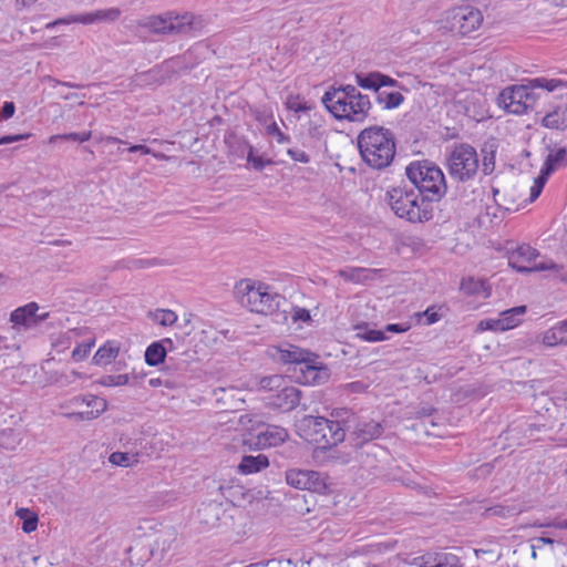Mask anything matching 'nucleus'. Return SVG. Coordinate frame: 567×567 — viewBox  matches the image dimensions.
I'll return each mask as SVG.
<instances>
[{"label": "nucleus", "mask_w": 567, "mask_h": 567, "mask_svg": "<svg viewBox=\"0 0 567 567\" xmlns=\"http://www.w3.org/2000/svg\"><path fill=\"white\" fill-rule=\"evenodd\" d=\"M321 102L336 118L350 122H363L371 109L369 96L353 85L330 87Z\"/></svg>", "instance_id": "obj_1"}, {"label": "nucleus", "mask_w": 567, "mask_h": 567, "mask_svg": "<svg viewBox=\"0 0 567 567\" xmlns=\"http://www.w3.org/2000/svg\"><path fill=\"white\" fill-rule=\"evenodd\" d=\"M358 147L363 162L374 168H386L395 156L392 132L383 126H371L358 135Z\"/></svg>", "instance_id": "obj_2"}, {"label": "nucleus", "mask_w": 567, "mask_h": 567, "mask_svg": "<svg viewBox=\"0 0 567 567\" xmlns=\"http://www.w3.org/2000/svg\"><path fill=\"white\" fill-rule=\"evenodd\" d=\"M257 390L261 392L264 404L282 413L293 411L301 405L306 411L308 406L301 403L302 391L291 385L282 375L274 374L261 378L257 383Z\"/></svg>", "instance_id": "obj_3"}, {"label": "nucleus", "mask_w": 567, "mask_h": 567, "mask_svg": "<svg viewBox=\"0 0 567 567\" xmlns=\"http://www.w3.org/2000/svg\"><path fill=\"white\" fill-rule=\"evenodd\" d=\"M386 200L393 213L411 223H423L432 218L431 204L414 188L395 186L386 192Z\"/></svg>", "instance_id": "obj_4"}, {"label": "nucleus", "mask_w": 567, "mask_h": 567, "mask_svg": "<svg viewBox=\"0 0 567 567\" xmlns=\"http://www.w3.org/2000/svg\"><path fill=\"white\" fill-rule=\"evenodd\" d=\"M547 85L549 89H554L557 84L546 81V76L530 79L526 84L504 89L499 93L498 102L508 113L523 114L528 109H533L540 99L538 87Z\"/></svg>", "instance_id": "obj_5"}, {"label": "nucleus", "mask_w": 567, "mask_h": 567, "mask_svg": "<svg viewBox=\"0 0 567 567\" xmlns=\"http://www.w3.org/2000/svg\"><path fill=\"white\" fill-rule=\"evenodd\" d=\"M406 176L415 186V190L424 196L429 204L440 199L446 190L443 172L429 163H411L406 167Z\"/></svg>", "instance_id": "obj_6"}, {"label": "nucleus", "mask_w": 567, "mask_h": 567, "mask_svg": "<svg viewBox=\"0 0 567 567\" xmlns=\"http://www.w3.org/2000/svg\"><path fill=\"white\" fill-rule=\"evenodd\" d=\"M234 293L241 306L251 312L268 313L279 307L280 296L272 293L269 286L251 279H241L235 285Z\"/></svg>", "instance_id": "obj_7"}, {"label": "nucleus", "mask_w": 567, "mask_h": 567, "mask_svg": "<svg viewBox=\"0 0 567 567\" xmlns=\"http://www.w3.org/2000/svg\"><path fill=\"white\" fill-rule=\"evenodd\" d=\"M450 177L456 182L473 179L478 171V155L476 150L466 143L454 145L446 158Z\"/></svg>", "instance_id": "obj_8"}, {"label": "nucleus", "mask_w": 567, "mask_h": 567, "mask_svg": "<svg viewBox=\"0 0 567 567\" xmlns=\"http://www.w3.org/2000/svg\"><path fill=\"white\" fill-rule=\"evenodd\" d=\"M483 22L482 12L471 6L457 7L449 10L442 20V28L460 35H466Z\"/></svg>", "instance_id": "obj_9"}, {"label": "nucleus", "mask_w": 567, "mask_h": 567, "mask_svg": "<svg viewBox=\"0 0 567 567\" xmlns=\"http://www.w3.org/2000/svg\"><path fill=\"white\" fill-rule=\"evenodd\" d=\"M234 506L228 502L209 501L198 508V522L206 529L229 528L233 524Z\"/></svg>", "instance_id": "obj_10"}, {"label": "nucleus", "mask_w": 567, "mask_h": 567, "mask_svg": "<svg viewBox=\"0 0 567 567\" xmlns=\"http://www.w3.org/2000/svg\"><path fill=\"white\" fill-rule=\"evenodd\" d=\"M193 20V16L188 13L175 16L166 13L150 17L145 21L144 27L151 32L158 34H187L194 29Z\"/></svg>", "instance_id": "obj_11"}, {"label": "nucleus", "mask_w": 567, "mask_h": 567, "mask_svg": "<svg viewBox=\"0 0 567 567\" xmlns=\"http://www.w3.org/2000/svg\"><path fill=\"white\" fill-rule=\"evenodd\" d=\"M328 477L317 471L291 468L286 472L288 485L302 491H310L318 494L328 493Z\"/></svg>", "instance_id": "obj_12"}, {"label": "nucleus", "mask_w": 567, "mask_h": 567, "mask_svg": "<svg viewBox=\"0 0 567 567\" xmlns=\"http://www.w3.org/2000/svg\"><path fill=\"white\" fill-rule=\"evenodd\" d=\"M535 251L536 250H509L507 255L508 265L519 272L560 269L554 261L535 264L534 261L538 256Z\"/></svg>", "instance_id": "obj_13"}, {"label": "nucleus", "mask_w": 567, "mask_h": 567, "mask_svg": "<svg viewBox=\"0 0 567 567\" xmlns=\"http://www.w3.org/2000/svg\"><path fill=\"white\" fill-rule=\"evenodd\" d=\"M83 404L91 409L86 411L70 412L66 413V415L75 420H93L96 419L106 409V401L94 395L75 396L68 403L63 404L61 408L65 409L69 406H81Z\"/></svg>", "instance_id": "obj_14"}, {"label": "nucleus", "mask_w": 567, "mask_h": 567, "mask_svg": "<svg viewBox=\"0 0 567 567\" xmlns=\"http://www.w3.org/2000/svg\"><path fill=\"white\" fill-rule=\"evenodd\" d=\"M299 375L296 377L297 381L302 384H319L323 383L329 378L328 368L318 362V355L312 352V355L299 365Z\"/></svg>", "instance_id": "obj_15"}, {"label": "nucleus", "mask_w": 567, "mask_h": 567, "mask_svg": "<svg viewBox=\"0 0 567 567\" xmlns=\"http://www.w3.org/2000/svg\"><path fill=\"white\" fill-rule=\"evenodd\" d=\"M268 353L275 361L279 363L295 364V371H297V367L302 361H306L309 355H312L311 351L301 349L290 343L270 347Z\"/></svg>", "instance_id": "obj_16"}, {"label": "nucleus", "mask_w": 567, "mask_h": 567, "mask_svg": "<svg viewBox=\"0 0 567 567\" xmlns=\"http://www.w3.org/2000/svg\"><path fill=\"white\" fill-rule=\"evenodd\" d=\"M383 433V425L380 422L369 420L359 421L349 434V442L354 447H361Z\"/></svg>", "instance_id": "obj_17"}, {"label": "nucleus", "mask_w": 567, "mask_h": 567, "mask_svg": "<svg viewBox=\"0 0 567 567\" xmlns=\"http://www.w3.org/2000/svg\"><path fill=\"white\" fill-rule=\"evenodd\" d=\"M327 426V419L323 416L305 415L298 421L299 435L306 441L317 444L322 443L321 431Z\"/></svg>", "instance_id": "obj_18"}, {"label": "nucleus", "mask_w": 567, "mask_h": 567, "mask_svg": "<svg viewBox=\"0 0 567 567\" xmlns=\"http://www.w3.org/2000/svg\"><path fill=\"white\" fill-rule=\"evenodd\" d=\"M288 437L286 429L277 425H267L260 430L256 436L254 443L259 449L272 447L284 443Z\"/></svg>", "instance_id": "obj_19"}, {"label": "nucleus", "mask_w": 567, "mask_h": 567, "mask_svg": "<svg viewBox=\"0 0 567 567\" xmlns=\"http://www.w3.org/2000/svg\"><path fill=\"white\" fill-rule=\"evenodd\" d=\"M322 443L319 444L321 449H330L344 441L346 430L341 426L339 421H331L327 419V426L321 431Z\"/></svg>", "instance_id": "obj_20"}, {"label": "nucleus", "mask_w": 567, "mask_h": 567, "mask_svg": "<svg viewBox=\"0 0 567 567\" xmlns=\"http://www.w3.org/2000/svg\"><path fill=\"white\" fill-rule=\"evenodd\" d=\"M120 14L121 11L117 8H109L73 17L71 21L80 22L83 24H91L102 21L112 22L115 21Z\"/></svg>", "instance_id": "obj_21"}, {"label": "nucleus", "mask_w": 567, "mask_h": 567, "mask_svg": "<svg viewBox=\"0 0 567 567\" xmlns=\"http://www.w3.org/2000/svg\"><path fill=\"white\" fill-rule=\"evenodd\" d=\"M460 290L466 296H482L484 298L491 296V287L484 280L473 277L464 278L461 281Z\"/></svg>", "instance_id": "obj_22"}, {"label": "nucleus", "mask_w": 567, "mask_h": 567, "mask_svg": "<svg viewBox=\"0 0 567 567\" xmlns=\"http://www.w3.org/2000/svg\"><path fill=\"white\" fill-rule=\"evenodd\" d=\"M525 507L520 504H512V505H503V504H496L494 506L485 508V511L482 513V516L484 518L489 517H512L515 515L520 514L524 512Z\"/></svg>", "instance_id": "obj_23"}, {"label": "nucleus", "mask_w": 567, "mask_h": 567, "mask_svg": "<svg viewBox=\"0 0 567 567\" xmlns=\"http://www.w3.org/2000/svg\"><path fill=\"white\" fill-rule=\"evenodd\" d=\"M118 352V343L116 341H107L100 347L93 355V363L96 365H106L117 357Z\"/></svg>", "instance_id": "obj_24"}, {"label": "nucleus", "mask_w": 567, "mask_h": 567, "mask_svg": "<svg viewBox=\"0 0 567 567\" xmlns=\"http://www.w3.org/2000/svg\"><path fill=\"white\" fill-rule=\"evenodd\" d=\"M268 465V458L264 454H259L257 456L246 455L241 458L238 468L243 474H251L259 472L261 468H265Z\"/></svg>", "instance_id": "obj_25"}, {"label": "nucleus", "mask_w": 567, "mask_h": 567, "mask_svg": "<svg viewBox=\"0 0 567 567\" xmlns=\"http://www.w3.org/2000/svg\"><path fill=\"white\" fill-rule=\"evenodd\" d=\"M167 348L163 342L155 341L145 350V362L151 367H156L165 362Z\"/></svg>", "instance_id": "obj_26"}, {"label": "nucleus", "mask_w": 567, "mask_h": 567, "mask_svg": "<svg viewBox=\"0 0 567 567\" xmlns=\"http://www.w3.org/2000/svg\"><path fill=\"white\" fill-rule=\"evenodd\" d=\"M526 306H518L501 312V322L503 323L504 331L513 329L522 321V317L526 313Z\"/></svg>", "instance_id": "obj_27"}, {"label": "nucleus", "mask_w": 567, "mask_h": 567, "mask_svg": "<svg viewBox=\"0 0 567 567\" xmlns=\"http://www.w3.org/2000/svg\"><path fill=\"white\" fill-rule=\"evenodd\" d=\"M548 82H556V86L554 89H549L548 85L546 87H538L542 97H547L550 93H554V96L560 99L563 102L567 101V78H546Z\"/></svg>", "instance_id": "obj_28"}, {"label": "nucleus", "mask_w": 567, "mask_h": 567, "mask_svg": "<svg viewBox=\"0 0 567 567\" xmlns=\"http://www.w3.org/2000/svg\"><path fill=\"white\" fill-rule=\"evenodd\" d=\"M374 272H375V270H371V269H367V268L348 267L344 269H340L338 271V275L341 278H343L344 280L359 284V282H363L368 279H371L372 275Z\"/></svg>", "instance_id": "obj_29"}, {"label": "nucleus", "mask_w": 567, "mask_h": 567, "mask_svg": "<svg viewBox=\"0 0 567 567\" xmlns=\"http://www.w3.org/2000/svg\"><path fill=\"white\" fill-rule=\"evenodd\" d=\"M375 100L385 110H392L399 107L403 103L404 96L398 91L389 92L386 90H379Z\"/></svg>", "instance_id": "obj_30"}, {"label": "nucleus", "mask_w": 567, "mask_h": 567, "mask_svg": "<svg viewBox=\"0 0 567 567\" xmlns=\"http://www.w3.org/2000/svg\"><path fill=\"white\" fill-rule=\"evenodd\" d=\"M39 306L35 302H30L12 311L10 320L16 324H28V322L35 316Z\"/></svg>", "instance_id": "obj_31"}, {"label": "nucleus", "mask_w": 567, "mask_h": 567, "mask_svg": "<svg viewBox=\"0 0 567 567\" xmlns=\"http://www.w3.org/2000/svg\"><path fill=\"white\" fill-rule=\"evenodd\" d=\"M354 330L357 331V337L364 341L377 342L388 339L384 331L371 329L368 323L357 324Z\"/></svg>", "instance_id": "obj_32"}, {"label": "nucleus", "mask_w": 567, "mask_h": 567, "mask_svg": "<svg viewBox=\"0 0 567 567\" xmlns=\"http://www.w3.org/2000/svg\"><path fill=\"white\" fill-rule=\"evenodd\" d=\"M148 318L163 327L173 326L177 321V315L169 309H156L154 311H150Z\"/></svg>", "instance_id": "obj_33"}, {"label": "nucleus", "mask_w": 567, "mask_h": 567, "mask_svg": "<svg viewBox=\"0 0 567 567\" xmlns=\"http://www.w3.org/2000/svg\"><path fill=\"white\" fill-rule=\"evenodd\" d=\"M566 158L567 152L565 148H558L557 151L549 153L545 161V169H543L542 173L548 176L558 166L564 164L566 162Z\"/></svg>", "instance_id": "obj_34"}, {"label": "nucleus", "mask_w": 567, "mask_h": 567, "mask_svg": "<svg viewBox=\"0 0 567 567\" xmlns=\"http://www.w3.org/2000/svg\"><path fill=\"white\" fill-rule=\"evenodd\" d=\"M16 514L22 519L21 528L24 533L30 534L37 529L39 518L34 512L29 508H19Z\"/></svg>", "instance_id": "obj_35"}, {"label": "nucleus", "mask_w": 567, "mask_h": 567, "mask_svg": "<svg viewBox=\"0 0 567 567\" xmlns=\"http://www.w3.org/2000/svg\"><path fill=\"white\" fill-rule=\"evenodd\" d=\"M483 159H482V171L485 175H489L495 169V154L496 147L494 144L485 145L482 148Z\"/></svg>", "instance_id": "obj_36"}, {"label": "nucleus", "mask_w": 567, "mask_h": 567, "mask_svg": "<svg viewBox=\"0 0 567 567\" xmlns=\"http://www.w3.org/2000/svg\"><path fill=\"white\" fill-rule=\"evenodd\" d=\"M434 567H463L461 559L451 553H435Z\"/></svg>", "instance_id": "obj_37"}, {"label": "nucleus", "mask_w": 567, "mask_h": 567, "mask_svg": "<svg viewBox=\"0 0 567 567\" xmlns=\"http://www.w3.org/2000/svg\"><path fill=\"white\" fill-rule=\"evenodd\" d=\"M378 72H371L368 74H357V84L367 90H373L375 94L379 92Z\"/></svg>", "instance_id": "obj_38"}, {"label": "nucleus", "mask_w": 567, "mask_h": 567, "mask_svg": "<svg viewBox=\"0 0 567 567\" xmlns=\"http://www.w3.org/2000/svg\"><path fill=\"white\" fill-rule=\"evenodd\" d=\"M91 136H92V132L91 131L82 132V133L56 134V135H52L49 138V143L52 144V143H55L56 141H59V140H62V141H73V142L83 143V142L89 141L91 138Z\"/></svg>", "instance_id": "obj_39"}, {"label": "nucleus", "mask_w": 567, "mask_h": 567, "mask_svg": "<svg viewBox=\"0 0 567 567\" xmlns=\"http://www.w3.org/2000/svg\"><path fill=\"white\" fill-rule=\"evenodd\" d=\"M543 343L548 347L567 344V337L561 336L560 330H558L557 327H554L544 333Z\"/></svg>", "instance_id": "obj_40"}, {"label": "nucleus", "mask_w": 567, "mask_h": 567, "mask_svg": "<svg viewBox=\"0 0 567 567\" xmlns=\"http://www.w3.org/2000/svg\"><path fill=\"white\" fill-rule=\"evenodd\" d=\"M238 392V389L235 386L229 388H217L213 391L214 396L218 402H221L224 405L229 408H236L237 404L229 403V399L235 396V393Z\"/></svg>", "instance_id": "obj_41"}, {"label": "nucleus", "mask_w": 567, "mask_h": 567, "mask_svg": "<svg viewBox=\"0 0 567 567\" xmlns=\"http://www.w3.org/2000/svg\"><path fill=\"white\" fill-rule=\"evenodd\" d=\"M110 463L116 466H131L137 462L135 455L126 452H114L109 457Z\"/></svg>", "instance_id": "obj_42"}, {"label": "nucleus", "mask_w": 567, "mask_h": 567, "mask_svg": "<svg viewBox=\"0 0 567 567\" xmlns=\"http://www.w3.org/2000/svg\"><path fill=\"white\" fill-rule=\"evenodd\" d=\"M128 380H130L128 374H117V375L107 374V375H103L99 380V383L104 386H121V385L127 384Z\"/></svg>", "instance_id": "obj_43"}, {"label": "nucleus", "mask_w": 567, "mask_h": 567, "mask_svg": "<svg viewBox=\"0 0 567 567\" xmlns=\"http://www.w3.org/2000/svg\"><path fill=\"white\" fill-rule=\"evenodd\" d=\"M161 265L156 258H131L126 261L125 267L130 269H143Z\"/></svg>", "instance_id": "obj_44"}, {"label": "nucleus", "mask_w": 567, "mask_h": 567, "mask_svg": "<svg viewBox=\"0 0 567 567\" xmlns=\"http://www.w3.org/2000/svg\"><path fill=\"white\" fill-rule=\"evenodd\" d=\"M286 105H287L288 110H290L295 113H300V112H306V111L311 110V105H309L306 101L300 100L299 96L288 97Z\"/></svg>", "instance_id": "obj_45"}, {"label": "nucleus", "mask_w": 567, "mask_h": 567, "mask_svg": "<svg viewBox=\"0 0 567 567\" xmlns=\"http://www.w3.org/2000/svg\"><path fill=\"white\" fill-rule=\"evenodd\" d=\"M266 133L269 136L276 138L277 143L279 144L288 143L290 140L289 136H287L280 131L279 126L275 121H271L269 124H267Z\"/></svg>", "instance_id": "obj_46"}, {"label": "nucleus", "mask_w": 567, "mask_h": 567, "mask_svg": "<svg viewBox=\"0 0 567 567\" xmlns=\"http://www.w3.org/2000/svg\"><path fill=\"white\" fill-rule=\"evenodd\" d=\"M94 346V340L83 342L75 347L72 351V358L74 361H82L87 357L92 347Z\"/></svg>", "instance_id": "obj_47"}, {"label": "nucleus", "mask_w": 567, "mask_h": 567, "mask_svg": "<svg viewBox=\"0 0 567 567\" xmlns=\"http://www.w3.org/2000/svg\"><path fill=\"white\" fill-rule=\"evenodd\" d=\"M546 181H547V175L544 173H542L538 177H536L534 179V184L530 187V193H529L530 202H534L536 198H538V196L540 195V193L545 186Z\"/></svg>", "instance_id": "obj_48"}, {"label": "nucleus", "mask_w": 567, "mask_h": 567, "mask_svg": "<svg viewBox=\"0 0 567 567\" xmlns=\"http://www.w3.org/2000/svg\"><path fill=\"white\" fill-rule=\"evenodd\" d=\"M477 329L481 331H485V330L504 331L503 323L501 322V318L482 320L478 323Z\"/></svg>", "instance_id": "obj_49"}, {"label": "nucleus", "mask_w": 567, "mask_h": 567, "mask_svg": "<svg viewBox=\"0 0 567 567\" xmlns=\"http://www.w3.org/2000/svg\"><path fill=\"white\" fill-rule=\"evenodd\" d=\"M413 564L419 567H434L435 553H426L422 556L415 557Z\"/></svg>", "instance_id": "obj_50"}, {"label": "nucleus", "mask_w": 567, "mask_h": 567, "mask_svg": "<svg viewBox=\"0 0 567 567\" xmlns=\"http://www.w3.org/2000/svg\"><path fill=\"white\" fill-rule=\"evenodd\" d=\"M81 374L76 371H71L70 373H62L55 379V383H58L61 386H65L76 379H79Z\"/></svg>", "instance_id": "obj_51"}, {"label": "nucleus", "mask_w": 567, "mask_h": 567, "mask_svg": "<svg viewBox=\"0 0 567 567\" xmlns=\"http://www.w3.org/2000/svg\"><path fill=\"white\" fill-rule=\"evenodd\" d=\"M247 162L249 164H251V166L256 171H261L266 166V162L261 157L254 155L252 146H249V152H248V155H247Z\"/></svg>", "instance_id": "obj_52"}, {"label": "nucleus", "mask_w": 567, "mask_h": 567, "mask_svg": "<svg viewBox=\"0 0 567 567\" xmlns=\"http://www.w3.org/2000/svg\"><path fill=\"white\" fill-rule=\"evenodd\" d=\"M288 155L293 159L295 162H300L303 164H307L310 162V156L299 148H289Z\"/></svg>", "instance_id": "obj_53"}, {"label": "nucleus", "mask_w": 567, "mask_h": 567, "mask_svg": "<svg viewBox=\"0 0 567 567\" xmlns=\"http://www.w3.org/2000/svg\"><path fill=\"white\" fill-rule=\"evenodd\" d=\"M128 151L132 153L141 152L142 154H152L157 159H164L166 157L163 153H155L150 147L142 144L133 145L128 148Z\"/></svg>", "instance_id": "obj_54"}, {"label": "nucleus", "mask_w": 567, "mask_h": 567, "mask_svg": "<svg viewBox=\"0 0 567 567\" xmlns=\"http://www.w3.org/2000/svg\"><path fill=\"white\" fill-rule=\"evenodd\" d=\"M378 83H379V90H381L383 86H392V87H395L399 85V82L389 76V75H385V74H382L380 72H378Z\"/></svg>", "instance_id": "obj_55"}, {"label": "nucleus", "mask_w": 567, "mask_h": 567, "mask_svg": "<svg viewBox=\"0 0 567 567\" xmlns=\"http://www.w3.org/2000/svg\"><path fill=\"white\" fill-rule=\"evenodd\" d=\"M293 321L308 322L311 320L309 310L305 308H295L292 313Z\"/></svg>", "instance_id": "obj_56"}, {"label": "nucleus", "mask_w": 567, "mask_h": 567, "mask_svg": "<svg viewBox=\"0 0 567 567\" xmlns=\"http://www.w3.org/2000/svg\"><path fill=\"white\" fill-rule=\"evenodd\" d=\"M16 105L13 102H4L1 109V117L4 120L11 118L14 115Z\"/></svg>", "instance_id": "obj_57"}, {"label": "nucleus", "mask_w": 567, "mask_h": 567, "mask_svg": "<svg viewBox=\"0 0 567 567\" xmlns=\"http://www.w3.org/2000/svg\"><path fill=\"white\" fill-rule=\"evenodd\" d=\"M44 81L51 83L53 86H56V85H63V86H66V87H74V89H81L83 87L82 84H78V83H71V82H64V81H60L58 79H54L50 75L45 76L43 79Z\"/></svg>", "instance_id": "obj_58"}, {"label": "nucleus", "mask_w": 567, "mask_h": 567, "mask_svg": "<svg viewBox=\"0 0 567 567\" xmlns=\"http://www.w3.org/2000/svg\"><path fill=\"white\" fill-rule=\"evenodd\" d=\"M29 136H30V134L6 135V136L0 137V145L19 142V141L28 138Z\"/></svg>", "instance_id": "obj_59"}, {"label": "nucleus", "mask_w": 567, "mask_h": 567, "mask_svg": "<svg viewBox=\"0 0 567 567\" xmlns=\"http://www.w3.org/2000/svg\"><path fill=\"white\" fill-rule=\"evenodd\" d=\"M255 118L259 123H261L262 125H265L267 127V124H269L272 121V115H271V113L267 112L266 110L257 111L255 113Z\"/></svg>", "instance_id": "obj_60"}, {"label": "nucleus", "mask_w": 567, "mask_h": 567, "mask_svg": "<svg viewBox=\"0 0 567 567\" xmlns=\"http://www.w3.org/2000/svg\"><path fill=\"white\" fill-rule=\"evenodd\" d=\"M408 329H409V327L405 326V324L389 323V324L385 326L383 331H384V333L385 332L402 333V332H405Z\"/></svg>", "instance_id": "obj_61"}, {"label": "nucleus", "mask_w": 567, "mask_h": 567, "mask_svg": "<svg viewBox=\"0 0 567 567\" xmlns=\"http://www.w3.org/2000/svg\"><path fill=\"white\" fill-rule=\"evenodd\" d=\"M365 388V384L359 381L346 384V389L351 393H361Z\"/></svg>", "instance_id": "obj_62"}, {"label": "nucleus", "mask_w": 567, "mask_h": 567, "mask_svg": "<svg viewBox=\"0 0 567 567\" xmlns=\"http://www.w3.org/2000/svg\"><path fill=\"white\" fill-rule=\"evenodd\" d=\"M148 384L152 388H157V386H161V385H165V386H168V388L172 386V383L167 379H162V378H151L148 380Z\"/></svg>", "instance_id": "obj_63"}, {"label": "nucleus", "mask_w": 567, "mask_h": 567, "mask_svg": "<svg viewBox=\"0 0 567 567\" xmlns=\"http://www.w3.org/2000/svg\"><path fill=\"white\" fill-rule=\"evenodd\" d=\"M435 410L432 406H422L416 411L417 417H430Z\"/></svg>", "instance_id": "obj_64"}]
</instances>
